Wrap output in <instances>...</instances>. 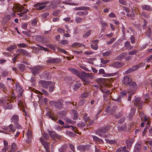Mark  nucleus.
<instances>
[{"label": "nucleus", "instance_id": "bf43d9fd", "mask_svg": "<svg viewBox=\"0 0 152 152\" xmlns=\"http://www.w3.org/2000/svg\"><path fill=\"white\" fill-rule=\"evenodd\" d=\"M101 63L103 64H105L108 63L109 61L108 60H104L103 58H102L101 59Z\"/></svg>", "mask_w": 152, "mask_h": 152}, {"label": "nucleus", "instance_id": "412c9836", "mask_svg": "<svg viewBox=\"0 0 152 152\" xmlns=\"http://www.w3.org/2000/svg\"><path fill=\"white\" fill-rule=\"evenodd\" d=\"M123 65V64L122 63L118 61L113 63L112 65V66L117 68H120Z\"/></svg>", "mask_w": 152, "mask_h": 152}, {"label": "nucleus", "instance_id": "774afa93", "mask_svg": "<svg viewBox=\"0 0 152 152\" xmlns=\"http://www.w3.org/2000/svg\"><path fill=\"white\" fill-rule=\"evenodd\" d=\"M130 39L131 41V42L132 44H133L134 43L135 40V37L134 36H131Z\"/></svg>", "mask_w": 152, "mask_h": 152}, {"label": "nucleus", "instance_id": "e2e57ef3", "mask_svg": "<svg viewBox=\"0 0 152 152\" xmlns=\"http://www.w3.org/2000/svg\"><path fill=\"white\" fill-rule=\"evenodd\" d=\"M59 11L58 10H55L53 12V15L55 16H57L59 13Z\"/></svg>", "mask_w": 152, "mask_h": 152}, {"label": "nucleus", "instance_id": "7ed1b4c3", "mask_svg": "<svg viewBox=\"0 0 152 152\" xmlns=\"http://www.w3.org/2000/svg\"><path fill=\"white\" fill-rule=\"evenodd\" d=\"M0 105L3 106L5 109H11L12 108V105L9 101L1 99H0Z\"/></svg>", "mask_w": 152, "mask_h": 152}, {"label": "nucleus", "instance_id": "1a4fd4ad", "mask_svg": "<svg viewBox=\"0 0 152 152\" xmlns=\"http://www.w3.org/2000/svg\"><path fill=\"white\" fill-rule=\"evenodd\" d=\"M49 134L50 137L53 139H60L61 138V136L57 134L55 131H50L49 132Z\"/></svg>", "mask_w": 152, "mask_h": 152}, {"label": "nucleus", "instance_id": "4be33fe9", "mask_svg": "<svg viewBox=\"0 0 152 152\" xmlns=\"http://www.w3.org/2000/svg\"><path fill=\"white\" fill-rule=\"evenodd\" d=\"M59 60L58 58H49V59L46 62L48 63H58L59 62Z\"/></svg>", "mask_w": 152, "mask_h": 152}, {"label": "nucleus", "instance_id": "6e6d98bb", "mask_svg": "<svg viewBox=\"0 0 152 152\" xmlns=\"http://www.w3.org/2000/svg\"><path fill=\"white\" fill-rule=\"evenodd\" d=\"M86 126L85 123L82 122L81 123H78L77 124V126L78 127H82L85 126Z\"/></svg>", "mask_w": 152, "mask_h": 152}, {"label": "nucleus", "instance_id": "f3484780", "mask_svg": "<svg viewBox=\"0 0 152 152\" xmlns=\"http://www.w3.org/2000/svg\"><path fill=\"white\" fill-rule=\"evenodd\" d=\"M77 149L80 151H84L85 150H88L89 149V146L88 145H80L77 147Z\"/></svg>", "mask_w": 152, "mask_h": 152}, {"label": "nucleus", "instance_id": "864d4df0", "mask_svg": "<svg viewBox=\"0 0 152 152\" xmlns=\"http://www.w3.org/2000/svg\"><path fill=\"white\" fill-rule=\"evenodd\" d=\"M37 41L40 42H42L43 41V37L41 36H39L36 37Z\"/></svg>", "mask_w": 152, "mask_h": 152}, {"label": "nucleus", "instance_id": "b1692460", "mask_svg": "<svg viewBox=\"0 0 152 152\" xmlns=\"http://www.w3.org/2000/svg\"><path fill=\"white\" fill-rule=\"evenodd\" d=\"M15 16V13L12 12L10 15H7L5 17V18L6 19L7 22L11 19L13 18Z\"/></svg>", "mask_w": 152, "mask_h": 152}, {"label": "nucleus", "instance_id": "dca6fc26", "mask_svg": "<svg viewBox=\"0 0 152 152\" xmlns=\"http://www.w3.org/2000/svg\"><path fill=\"white\" fill-rule=\"evenodd\" d=\"M32 137L31 132L30 130H28L27 133V139L26 140V143L28 144H29L31 142Z\"/></svg>", "mask_w": 152, "mask_h": 152}, {"label": "nucleus", "instance_id": "72a5a7b5", "mask_svg": "<svg viewBox=\"0 0 152 152\" xmlns=\"http://www.w3.org/2000/svg\"><path fill=\"white\" fill-rule=\"evenodd\" d=\"M126 15L132 20H134V19L135 14L134 11H132L130 14H127Z\"/></svg>", "mask_w": 152, "mask_h": 152}, {"label": "nucleus", "instance_id": "a878e982", "mask_svg": "<svg viewBox=\"0 0 152 152\" xmlns=\"http://www.w3.org/2000/svg\"><path fill=\"white\" fill-rule=\"evenodd\" d=\"M142 8L143 10L147 11H151L152 7L149 5H144L142 7Z\"/></svg>", "mask_w": 152, "mask_h": 152}, {"label": "nucleus", "instance_id": "680f3d73", "mask_svg": "<svg viewBox=\"0 0 152 152\" xmlns=\"http://www.w3.org/2000/svg\"><path fill=\"white\" fill-rule=\"evenodd\" d=\"M63 3L65 4H69L70 5H75V6H77L78 5H79V4H76L74 3H68L67 2V1H64V2H63Z\"/></svg>", "mask_w": 152, "mask_h": 152}, {"label": "nucleus", "instance_id": "f257e3e1", "mask_svg": "<svg viewBox=\"0 0 152 152\" xmlns=\"http://www.w3.org/2000/svg\"><path fill=\"white\" fill-rule=\"evenodd\" d=\"M111 127L109 125L105 126L96 130L95 133L100 137L104 138H109L110 135L106 132L108 131Z\"/></svg>", "mask_w": 152, "mask_h": 152}, {"label": "nucleus", "instance_id": "4d7b16f0", "mask_svg": "<svg viewBox=\"0 0 152 152\" xmlns=\"http://www.w3.org/2000/svg\"><path fill=\"white\" fill-rule=\"evenodd\" d=\"M85 102V100L84 99H82L78 103V105L80 106L83 105Z\"/></svg>", "mask_w": 152, "mask_h": 152}, {"label": "nucleus", "instance_id": "423d86ee", "mask_svg": "<svg viewBox=\"0 0 152 152\" xmlns=\"http://www.w3.org/2000/svg\"><path fill=\"white\" fill-rule=\"evenodd\" d=\"M129 85V87L128 90V92H132V93H134L137 88V85L136 83L132 81Z\"/></svg>", "mask_w": 152, "mask_h": 152}, {"label": "nucleus", "instance_id": "6e6552de", "mask_svg": "<svg viewBox=\"0 0 152 152\" xmlns=\"http://www.w3.org/2000/svg\"><path fill=\"white\" fill-rule=\"evenodd\" d=\"M40 140L42 145L44 147V148L46 149L47 152H50L49 151L50 148L49 143L45 141L42 137L40 138Z\"/></svg>", "mask_w": 152, "mask_h": 152}, {"label": "nucleus", "instance_id": "3c124183", "mask_svg": "<svg viewBox=\"0 0 152 152\" xmlns=\"http://www.w3.org/2000/svg\"><path fill=\"white\" fill-rule=\"evenodd\" d=\"M140 67V65H136L135 66H133L132 68V70L133 71H136L139 69Z\"/></svg>", "mask_w": 152, "mask_h": 152}, {"label": "nucleus", "instance_id": "09e8293b", "mask_svg": "<svg viewBox=\"0 0 152 152\" xmlns=\"http://www.w3.org/2000/svg\"><path fill=\"white\" fill-rule=\"evenodd\" d=\"M136 112V109L135 108H133L132 109L129 113V115L130 116H132L135 114Z\"/></svg>", "mask_w": 152, "mask_h": 152}, {"label": "nucleus", "instance_id": "2eb2a0df", "mask_svg": "<svg viewBox=\"0 0 152 152\" xmlns=\"http://www.w3.org/2000/svg\"><path fill=\"white\" fill-rule=\"evenodd\" d=\"M127 94V92L126 90H124L121 91L119 97L117 99L115 100L118 102V103H120L121 102V98L125 96Z\"/></svg>", "mask_w": 152, "mask_h": 152}, {"label": "nucleus", "instance_id": "9d476101", "mask_svg": "<svg viewBox=\"0 0 152 152\" xmlns=\"http://www.w3.org/2000/svg\"><path fill=\"white\" fill-rule=\"evenodd\" d=\"M134 104L135 106L137 107H138L140 109H142V104L140 97H136L134 100Z\"/></svg>", "mask_w": 152, "mask_h": 152}, {"label": "nucleus", "instance_id": "f8f14e48", "mask_svg": "<svg viewBox=\"0 0 152 152\" xmlns=\"http://www.w3.org/2000/svg\"><path fill=\"white\" fill-rule=\"evenodd\" d=\"M122 83L126 85H129L132 81V79L130 78L129 76H126L124 77L122 80Z\"/></svg>", "mask_w": 152, "mask_h": 152}, {"label": "nucleus", "instance_id": "13d9d810", "mask_svg": "<svg viewBox=\"0 0 152 152\" xmlns=\"http://www.w3.org/2000/svg\"><path fill=\"white\" fill-rule=\"evenodd\" d=\"M137 52V51L136 50H134L129 52L128 54L129 55H134Z\"/></svg>", "mask_w": 152, "mask_h": 152}, {"label": "nucleus", "instance_id": "052dcab7", "mask_svg": "<svg viewBox=\"0 0 152 152\" xmlns=\"http://www.w3.org/2000/svg\"><path fill=\"white\" fill-rule=\"evenodd\" d=\"M68 43V41L66 40H63L61 41L60 42V43L62 45H64L67 44Z\"/></svg>", "mask_w": 152, "mask_h": 152}, {"label": "nucleus", "instance_id": "79ce46f5", "mask_svg": "<svg viewBox=\"0 0 152 152\" xmlns=\"http://www.w3.org/2000/svg\"><path fill=\"white\" fill-rule=\"evenodd\" d=\"M112 51L109 50L103 53L102 55L103 56H107L110 55L111 54Z\"/></svg>", "mask_w": 152, "mask_h": 152}, {"label": "nucleus", "instance_id": "a211bd4d", "mask_svg": "<svg viewBox=\"0 0 152 152\" xmlns=\"http://www.w3.org/2000/svg\"><path fill=\"white\" fill-rule=\"evenodd\" d=\"M99 40L97 39L92 41V44H91V48L92 49L96 50L98 48V43Z\"/></svg>", "mask_w": 152, "mask_h": 152}, {"label": "nucleus", "instance_id": "aec40b11", "mask_svg": "<svg viewBox=\"0 0 152 152\" xmlns=\"http://www.w3.org/2000/svg\"><path fill=\"white\" fill-rule=\"evenodd\" d=\"M10 121L11 122L15 124L18 122L19 121V118L17 115H14L11 118Z\"/></svg>", "mask_w": 152, "mask_h": 152}, {"label": "nucleus", "instance_id": "c03bdc74", "mask_svg": "<svg viewBox=\"0 0 152 152\" xmlns=\"http://www.w3.org/2000/svg\"><path fill=\"white\" fill-rule=\"evenodd\" d=\"M90 95V93L88 92H85L83 93L81 95L82 97L83 98H86Z\"/></svg>", "mask_w": 152, "mask_h": 152}, {"label": "nucleus", "instance_id": "0e129e2a", "mask_svg": "<svg viewBox=\"0 0 152 152\" xmlns=\"http://www.w3.org/2000/svg\"><path fill=\"white\" fill-rule=\"evenodd\" d=\"M69 146L70 147V148L71 149V150L73 152H75V147L74 145L71 144H69Z\"/></svg>", "mask_w": 152, "mask_h": 152}, {"label": "nucleus", "instance_id": "0eeeda50", "mask_svg": "<svg viewBox=\"0 0 152 152\" xmlns=\"http://www.w3.org/2000/svg\"><path fill=\"white\" fill-rule=\"evenodd\" d=\"M47 4V2H46L37 3L34 4V7L38 10H41L46 6Z\"/></svg>", "mask_w": 152, "mask_h": 152}, {"label": "nucleus", "instance_id": "ea45409f", "mask_svg": "<svg viewBox=\"0 0 152 152\" xmlns=\"http://www.w3.org/2000/svg\"><path fill=\"white\" fill-rule=\"evenodd\" d=\"M126 129V126L125 125H124L118 127V130L119 132H123L125 131Z\"/></svg>", "mask_w": 152, "mask_h": 152}, {"label": "nucleus", "instance_id": "a19ab883", "mask_svg": "<svg viewBox=\"0 0 152 152\" xmlns=\"http://www.w3.org/2000/svg\"><path fill=\"white\" fill-rule=\"evenodd\" d=\"M29 11L28 9H26L23 12L20 13H18V15H19L20 17H22L25 14H26Z\"/></svg>", "mask_w": 152, "mask_h": 152}, {"label": "nucleus", "instance_id": "8fccbe9b", "mask_svg": "<svg viewBox=\"0 0 152 152\" xmlns=\"http://www.w3.org/2000/svg\"><path fill=\"white\" fill-rule=\"evenodd\" d=\"M91 31L90 30L88 31L83 35V37L87 38L91 34Z\"/></svg>", "mask_w": 152, "mask_h": 152}, {"label": "nucleus", "instance_id": "6ab92c4d", "mask_svg": "<svg viewBox=\"0 0 152 152\" xmlns=\"http://www.w3.org/2000/svg\"><path fill=\"white\" fill-rule=\"evenodd\" d=\"M16 53H21L23 56H28L29 55V53L26 50L23 49H18L16 51Z\"/></svg>", "mask_w": 152, "mask_h": 152}, {"label": "nucleus", "instance_id": "69168bd1", "mask_svg": "<svg viewBox=\"0 0 152 152\" xmlns=\"http://www.w3.org/2000/svg\"><path fill=\"white\" fill-rule=\"evenodd\" d=\"M115 40V39L114 38L111 39L109 41L107 42V45H109L112 43Z\"/></svg>", "mask_w": 152, "mask_h": 152}, {"label": "nucleus", "instance_id": "393cba45", "mask_svg": "<svg viewBox=\"0 0 152 152\" xmlns=\"http://www.w3.org/2000/svg\"><path fill=\"white\" fill-rule=\"evenodd\" d=\"M126 146H125L123 147H121L118 148L116 152H129V151L126 150Z\"/></svg>", "mask_w": 152, "mask_h": 152}, {"label": "nucleus", "instance_id": "20e7f679", "mask_svg": "<svg viewBox=\"0 0 152 152\" xmlns=\"http://www.w3.org/2000/svg\"><path fill=\"white\" fill-rule=\"evenodd\" d=\"M49 103L50 105L54 106L58 109H61L63 107V104L60 102L52 100L50 101Z\"/></svg>", "mask_w": 152, "mask_h": 152}, {"label": "nucleus", "instance_id": "2f4dec72", "mask_svg": "<svg viewBox=\"0 0 152 152\" xmlns=\"http://www.w3.org/2000/svg\"><path fill=\"white\" fill-rule=\"evenodd\" d=\"M17 48V46L15 45H12L10 46L7 48V50L8 51H11L12 50L16 49Z\"/></svg>", "mask_w": 152, "mask_h": 152}, {"label": "nucleus", "instance_id": "f704fd0d", "mask_svg": "<svg viewBox=\"0 0 152 152\" xmlns=\"http://www.w3.org/2000/svg\"><path fill=\"white\" fill-rule=\"evenodd\" d=\"M16 144L14 143H12L11 146L10 152H14L16 150Z\"/></svg>", "mask_w": 152, "mask_h": 152}, {"label": "nucleus", "instance_id": "4468645a", "mask_svg": "<svg viewBox=\"0 0 152 152\" xmlns=\"http://www.w3.org/2000/svg\"><path fill=\"white\" fill-rule=\"evenodd\" d=\"M42 68V67L41 66H38L32 68L31 69L32 73L34 75H36L38 74L41 70Z\"/></svg>", "mask_w": 152, "mask_h": 152}, {"label": "nucleus", "instance_id": "ddd939ff", "mask_svg": "<svg viewBox=\"0 0 152 152\" xmlns=\"http://www.w3.org/2000/svg\"><path fill=\"white\" fill-rule=\"evenodd\" d=\"M134 141V140L133 138H129L126 141V143L127 149L129 150L130 149Z\"/></svg>", "mask_w": 152, "mask_h": 152}, {"label": "nucleus", "instance_id": "603ef678", "mask_svg": "<svg viewBox=\"0 0 152 152\" xmlns=\"http://www.w3.org/2000/svg\"><path fill=\"white\" fill-rule=\"evenodd\" d=\"M63 127L66 128H71L72 130H75V128L74 126H69L67 124L63 126Z\"/></svg>", "mask_w": 152, "mask_h": 152}, {"label": "nucleus", "instance_id": "5fc2aeb1", "mask_svg": "<svg viewBox=\"0 0 152 152\" xmlns=\"http://www.w3.org/2000/svg\"><path fill=\"white\" fill-rule=\"evenodd\" d=\"M18 46L19 48H26L27 46V45L23 43H20L18 44Z\"/></svg>", "mask_w": 152, "mask_h": 152}, {"label": "nucleus", "instance_id": "58836bf2", "mask_svg": "<svg viewBox=\"0 0 152 152\" xmlns=\"http://www.w3.org/2000/svg\"><path fill=\"white\" fill-rule=\"evenodd\" d=\"M18 67L20 71H23L25 69L26 66L23 64H20L18 65Z\"/></svg>", "mask_w": 152, "mask_h": 152}, {"label": "nucleus", "instance_id": "bb28decb", "mask_svg": "<svg viewBox=\"0 0 152 152\" xmlns=\"http://www.w3.org/2000/svg\"><path fill=\"white\" fill-rule=\"evenodd\" d=\"M69 70L77 76H79L80 72H78L76 69L73 68H70L69 69Z\"/></svg>", "mask_w": 152, "mask_h": 152}, {"label": "nucleus", "instance_id": "473e14b6", "mask_svg": "<svg viewBox=\"0 0 152 152\" xmlns=\"http://www.w3.org/2000/svg\"><path fill=\"white\" fill-rule=\"evenodd\" d=\"M84 46L85 45H84L79 42L74 43L71 45V47H80L82 46Z\"/></svg>", "mask_w": 152, "mask_h": 152}, {"label": "nucleus", "instance_id": "49530a36", "mask_svg": "<svg viewBox=\"0 0 152 152\" xmlns=\"http://www.w3.org/2000/svg\"><path fill=\"white\" fill-rule=\"evenodd\" d=\"M15 128L18 129H23V127L19 124L18 122L15 124H14Z\"/></svg>", "mask_w": 152, "mask_h": 152}, {"label": "nucleus", "instance_id": "39448f33", "mask_svg": "<svg viewBox=\"0 0 152 152\" xmlns=\"http://www.w3.org/2000/svg\"><path fill=\"white\" fill-rule=\"evenodd\" d=\"M90 76L89 75L84 72H80L78 76L82 80L86 82H88V78Z\"/></svg>", "mask_w": 152, "mask_h": 152}, {"label": "nucleus", "instance_id": "4c0bfd02", "mask_svg": "<svg viewBox=\"0 0 152 152\" xmlns=\"http://www.w3.org/2000/svg\"><path fill=\"white\" fill-rule=\"evenodd\" d=\"M105 140L107 143L110 144H116L117 143L116 141L114 140H110L107 139H105Z\"/></svg>", "mask_w": 152, "mask_h": 152}, {"label": "nucleus", "instance_id": "cd10ccee", "mask_svg": "<svg viewBox=\"0 0 152 152\" xmlns=\"http://www.w3.org/2000/svg\"><path fill=\"white\" fill-rule=\"evenodd\" d=\"M142 148V145L140 144L137 143L136 144L134 150L135 152H139L140 150Z\"/></svg>", "mask_w": 152, "mask_h": 152}, {"label": "nucleus", "instance_id": "37998d69", "mask_svg": "<svg viewBox=\"0 0 152 152\" xmlns=\"http://www.w3.org/2000/svg\"><path fill=\"white\" fill-rule=\"evenodd\" d=\"M81 84L79 83H77L74 85V90L76 91L77 89L79 88L81 86Z\"/></svg>", "mask_w": 152, "mask_h": 152}, {"label": "nucleus", "instance_id": "7c9ffc66", "mask_svg": "<svg viewBox=\"0 0 152 152\" xmlns=\"http://www.w3.org/2000/svg\"><path fill=\"white\" fill-rule=\"evenodd\" d=\"M126 56L125 53H123L116 57V59L119 60H121L124 59Z\"/></svg>", "mask_w": 152, "mask_h": 152}, {"label": "nucleus", "instance_id": "c756f323", "mask_svg": "<svg viewBox=\"0 0 152 152\" xmlns=\"http://www.w3.org/2000/svg\"><path fill=\"white\" fill-rule=\"evenodd\" d=\"M107 86H104L100 88L101 91L104 93L111 94L110 91L109 90H107Z\"/></svg>", "mask_w": 152, "mask_h": 152}, {"label": "nucleus", "instance_id": "c9c22d12", "mask_svg": "<svg viewBox=\"0 0 152 152\" xmlns=\"http://www.w3.org/2000/svg\"><path fill=\"white\" fill-rule=\"evenodd\" d=\"M73 113L74 115V116L73 118V119L75 120L77 119L78 118L79 115L77 111L75 110H73Z\"/></svg>", "mask_w": 152, "mask_h": 152}, {"label": "nucleus", "instance_id": "338daca9", "mask_svg": "<svg viewBox=\"0 0 152 152\" xmlns=\"http://www.w3.org/2000/svg\"><path fill=\"white\" fill-rule=\"evenodd\" d=\"M49 138V136L48 134L45 133H44L43 134V138L46 140H47Z\"/></svg>", "mask_w": 152, "mask_h": 152}, {"label": "nucleus", "instance_id": "a18cd8bd", "mask_svg": "<svg viewBox=\"0 0 152 152\" xmlns=\"http://www.w3.org/2000/svg\"><path fill=\"white\" fill-rule=\"evenodd\" d=\"M151 34L152 32L151 29L149 28H148L147 31L146 33V35L147 37L149 38L151 37Z\"/></svg>", "mask_w": 152, "mask_h": 152}, {"label": "nucleus", "instance_id": "e433bc0d", "mask_svg": "<svg viewBox=\"0 0 152 152\" xmlns=\"http://www.w3.org/2000/svg\"><path fill=\"white\" fill-rule=\"evenodd\" d=\"M67 147V146L66 145H64L62 146L61 148L59 149V152H65L66 150Z\"/></svg>", "mask_w": 152, "mask_h": 152}, {"label": "nucleus", "instance_id": "de8ad7c7", "mask_svg": "<svg viewBox=\"0 0 152 152\" xmlns=\"http://www.w3.org/2000/svg\"><path fill=\"white\" fill-rule=\"evenodd\" d=\"M75 20L77 23H80L82 22V19L79 17H77L75 18Z\"/></svg>", "mask_w": 152, "mask_h": 152}, {"label": "nucleus", "instance_id": "f03ea898", "mask_svg": "<svg viewBox=\"0 0 152 152\" xmlns=\"http://www.w3.org/2000/svg\"><path fill=\"white\" fill-rule=\"evenodd\" d=\"M75 10H83V11H78L76 14L80 16H86L88 15V12L87 10H89L90 8L86 6H81L77 7L73 9Z\"/></svg>", "mask_w": 152, "mask_h": 152}, {"label": "nucleus", "instance_id": "c85d7f7f", "mask_svg": "<svg viewBox=\"0 0 152 152\" xmlns=\"http://www.w3.org/2000/svg\"><path fill=\"white\" fill-rule=\"evenodd\" d=\"M124 46L126 49L128 50H131L132 48V46H131L130 42L128 41L125 42Z\"/></svg>", "mask_w": 152, "mask_h": 152}, {"label": "nucleus", "instance_id": "9b49d317", "mask_svg": "<svg viewBox=\"0 0 152 152\" xmlns=\"http://www.w3.org/2000/svg\"><path fill=\"white\" fill-rule=\"evenodd\" d=\"M39 83L42 85V87L47 89L52 83L51 81L41 80L39 81Z\"/></svg>", "mask_w": 152, "mask_h": 152}, {"label": "nucleus", "instance_id": "5701e85b", "mask_svg": "<svg viewBox=\"0 0 152 152\" xmlns=\"http://www.w3.org/2000/svg\"><path fill=\"white\" fill-rule=\"evenodd\" d=\"M7 132H14L16 130V129L12 124H10L7 126Z\"/></svg>", "mask_w": 152, "mask_h": 152}]
</instances>
